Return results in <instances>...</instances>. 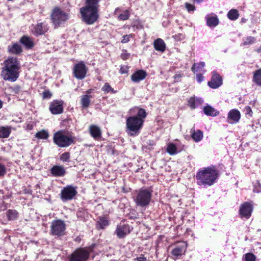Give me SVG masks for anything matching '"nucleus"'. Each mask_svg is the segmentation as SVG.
<instances>
[{"mask_svg": "<svg viewBox=\"0 0 261 261\" xmlns=\"http://www.w3.org/2000/svg\"><path fill=\"white\" fill-rule=\"evenodd\" d=\"M91 136L95 139L98 140L101 137V132L100 128L95 125H92L89 128Z\"/></svg>", "mask_w": 261, "mask_h": 261, "instance_id": "obj_21", "label": "nucleus"}, {"mask_svg": "<svg viewBox=\"0 0 261 261\" xmlns=\"http://www.w3.org/2000/svg\"><path fill=\"white\" fill-rule=\"evenodd\" d=\"M50 173L55 177H62L66 174V170L64 166L55 165L50 169Z\"/></svg>", "mask_w": 261, "mask_h": 261, "instance_id": "obj_18", "label": "nucleus"}, {"mask_svg": "<svg viewBox=\"0 0 261 261\" xmlns=\"http://www.w3.org/2000/svg\"><path fill=\"white\" fill-rule=\"evenodd\" d=\"M252 206L248 202H245L242 204L240 208L239 214L241 218H245L248 219L250 218L252 211Z\"/></svg>", "mask_w": 261, "mask_h": 261, "instance_id": "obj_15", "label": "nucleus"}, {"mask_svg": "<svg viewBox=\"0 0 261 261\" xmlns=\"http://www.w3.org/2000/svg\"><path fill=\"white\" fill-rule=\"evenodd\" d=\"M130 56V54L127 53H123L121 54V57L123 60H126L128 59L129 57Z\"/></svg>", "mask_w": 261, "mask_h": 261, "instance_id": "obj_52", "label": "nucleus"}, {"mask_svg": "<svg viewBox=\"0 0 261 261\" xmlns=\"http://www.w3.org/2000/svg\"><path fill=\"white\" fill-rule=\"evenodd\" d=\"M203 111L208 116L215 117L219 114V111L208 105L203 108Z\"/></svg>", "mask_w": 261, "mask_h": 261, "instance_id": "obj_23", "label": "nucleus"}, {"mask_svg": "<svg viewBox=\"0 0 261 261\" xmlns=\"http://www.w3.org/2000/svg\"><path fill=\"white\" fill-rule=\"evenodd\" d=\"M20 42L27 48H31L34 46V42L32 39L27 36H23L20 40Z\"/></svg>", "mask_w": 261, "mask_h": 261, "instance_id": "obj_27", "label": "nucleus"}, {"mask_svg": "<svg viewBox=\"0 0 261 261\" xmlns=\"http://www.w3.org/2000/svg\"><path fill=\"white\" fill-rule=\"evenodd\" d=\"M203 100L201 98L195 97H190L188 101V105L191 109H195L197 107L201 105Z\"/></svg>", "mask_w": 261, "mask_h": 261, "instance_id": "obj_22", "label": "nucleus"}, {"mask_svg": "<svg viewBox=\"0 0 261 261\" xmlns=\"http://www.w3.org/2000/svg\"><path fill=\"white\" fill-rule=\"evenodd\" d=\"M151 197V191L147 189L141 188L135 192L133 197L136 206L146 208L149 204Z\"/></svg>", "mask_w": 261, "mask_h": 261, "instance_id": "obj_5", "label": "nucleus"}, {"mask_svg": "<svg viewBox=\"0 0 261 261\" xmlns=\"http://www.w3.org/2000/svg\"><path fill=\"white\" fill-rule=\"evenodd\" d=\"M253 82L261 87V68L254 72Z\"/></svg>", "mask_w": 261, "mask_h": 261, "instance_id": "obj_30", "label": "nucleus"}, {"mask_svg": "<svg viewBox=\"0 0 261 261\" xmlns=\"http://www.w3.org/2000/svg\"><path fill=\"white\" fill-rule=\"evenodd\" d=\"M91 90H89L86 91L87 94H89L91 92Z\"/></svg>", "mask_w": 261, "mask_h": 261, "instance_id": "obj_58", "label": "nucleus"}, {"mask_svg": "<svg viewBox=\"0 0 261 261\" xmlns=\"http://www.w3.org/2000/svg\"><path fill=\"white\" fill-rule=\"evenodd\" d=\"M101 90L105 93L115 94L117 92V91L115 90L108 83H106L104 84L101 88Z\"/></svg>", "mask_w": 261, "mask_h": 261, "instance_id": "obj_33", "label": "nucleus"}, {"mask_svg": "<svg viewBox=\"0 0 261 261\" xmlns=\"http://www.w3.org/2000/svg\"><path fill=\"white\" fill-rule=\"evenodd\" d=\"M245 114L250 116H252V111L251 108L249 106H246L245 108Z\"/></svg>", "mask_w": 261, "mask_h": 261, "instance_id": "obj_49", "label": "nucleus"}, {"mask_svg": "<svg viewBox=\"0 0 261 261\" xmlns=\"http://www.w3.org/2000/svg\"><path fill=\"white\" fill-rule=\"evenodd\" d=\"M204 66L205 63L204 62H199L198 63H194L191 68V70L194 73L201 71Z\"/></svg>", "mask_w": 261, "mask_h": 261, "instance_id": "obj_35", "label": "nucleus"}, {"mask_svg": "<svg viewBox=\"0 0 261 261\" xmlns=\"http://www.w3.org/2000/svg\"><path fill=\"white\" fill-rule=\"evenodd\" d=\"M153 46L157 51L162 53L165 50L166 44L164 40L161 38H158L153 42Z\"/></svg>", "mask_w": 261, "mask_h": 261, "instance_id": "obj_24", "label": "nucleus"}, {"mask_svg": "<svg viewBox=\"0 0 261 261\" xmlns=\"http://www.w3.org/2000/svg\"><path fill=\"white\" fill-rule=\"evenodd\" d=\"M77 193L76 187L71 185L67 186L61 190V199L63 202L71 200Z\"/></svg>", "mask_w": 261, "mask_h": 261, "instance_id": "obj_10", "label": "nucleus"}, {"mask_svg": "<svg viewBox=\"0 0 261 261\" xmlns=\"http://www.w3.org/2000/svg\"><path fill=\"white\" fill-rule=\"evenodd\" d=\"M66 224L65 222L61 219H57L53 221L50 224V235L56 237H62L66 233Z\"/></svg>", "mask_w": 261, "mask_h": 261, "instance_id": "obj_8", "label": "nucleus"}, {"mask_svg": "<svg viewBox=\"0 0 261 261\" xmlns=\"http://www.w3.org/2000/svg\"><path fill=\"white\" fill-rule=\"evenodd\" d=\"M35 136L38 139H46L48 137V134L47 131L42 130L37 133Z\"/></svg>", "mask_w": 261, "mask_h": 261, "instance_id": "obj_39", "label": "nucleus"}, {"mask_svg": "<svg viewBox=\"0 0 261 261\" xmlns=\"http://www.w3.org/2000/svg\"><path fill=\"white\" fill-rule=\"evenodd\" d=\"M167 152L170 155H174L177 153V147L173 143H170L167 147Z\"/></svg>", "mask_w": 261, "mask_h": 261, "instance_id": "obj_37", "label": "nucleus"}, {"mask_svg": "<svg viewBox=\"0 0 261 261\" xmlns=\"http://www.w3.org/2000/svg\"><path fill=\"white\" fill-rule=\"evenodd\" d=\"M187 249V245L185 243H182L176 245L172 250L171 254L175 257L181 256L185 253Z\"/></svg>", "mask_w": 261, "mask_h": 261, "instance_id": "obj_19", "label": "nucleus"}, {"mask_svg": "<svg viewBox=\"0 0 261 261\" xmlns=\"http://www.w3.org/2000/svg\"><path fill=\"white\" fill-rule=\"evenodd\" d=\"M218 171L214 166L202 168L197 172L195 178L197 184L204 187L211 186L216 181Z\"/></svg>", "mask_w": 261, "mask_h": 261, "instance_id": "obj_4", "label": "nucleus"}, {"mask_svg": "<svg viewBox=\"0 0 261 261\" xmlns=\"http://www.w3.org/2000/svg\"><path fill=\"white\" fill-rule=\"evenodd\" d=\"M3 107V102L0 99V109H1Z\"/></svg>", "mask_w": 261, "mask_h": 261, "instance_id": "obj_57", "label": "nucleus"}, {"mask_svg": "<svg viewBox=\"0 0 261 261\" xmlns=\"http://www.w3.org/2000/svg\"><path fill=\"white\" fill-rule=\"evenodd\" d=\"M253 192L256 193L261 192V184L258 181H256L254 184Z\"/></svg>", "mask_w": 261, "mask_h": 261, "instance_id": "obj_43", "label": "nucleus"}, {"mask_svg": "<svg viewBox=\"0 0 261 261\" xmlns=\"http://www.w3.org/2000/svg\"><path fill=\"white\" fill-rule=\"evenodd\" d=\"M241 21H242V22H245L246 21V19L244 18H242Z\"/></svg>", "mask_w": 261, "mask_h": 261, "instance_id": "obj_59", "label": "nucleus"}, {"mask_svg": "<svg viewBox=\"0 0 261 261\" xmlns=\"http://www.w3.org/2000/svg\"><path fill=\"white\" fill-rule=\"evenodd\" d=\"M195 2L200 4L203 2L204 0H193Z\"/></svg>", "mask_w": 261, "mask_h": 261, "instance_id": "obj_55", "label": "nucleus"}, {"mask_svg": "<svg viewBox=\"0 0 261 261\" xmlns=\"http://www.w3.org/2000/svg\"><path fill=\"white\" fill-rule=\"evenodd\" d=\"M32 27V32L36 36L44 34L49 30L48 24L44 22L38 23L36 25H33Z\"/></svg>", "mask_w": 261, "mask_h": 261, "instance_id": "obj_13", "label": "nucleus"}, {"mask_svg": "<svg viewBox=\"0 0 261 261\" xmlns=\"http://www.w3.org/2000/svg\"><path fill=\"white\" fill-rule=\"evenodd\" d=\"M11 133L10 128L8 127H0V138H8Z\"/></svg>", "mask_w": 261, "mask_h": 261, "instance_id": "obj_36", "label": "nucleus"}, {"mask_svg": "<svg viewBox=\"0 0 261 261\" xmlns=\"http://www.w3.org/2000/svg\"><path fill=\"white\" fill-rule=\"evenodd\" d=\"M129 17V12L127 10H126V11H125L124 12L121 13L119 15L118 18L120 20H125L128 19Z\"/></svg>", "mask_w": 261, "mask_h": 261, "instance_id": "obj_42", "label": "nucleus"}, {"mask_svg": "<svg viewBox=\"0 0 261 261\" xmlns=\"http://www.w3.org/2000/svg\"><path fill=\"white\" fill-rule=\"evenodd\" d=\"M19 62L17 58H9L3 63L1 76L5 81L15 82L19 77Z\"/></svg>", "mask_w": 261, "mask_h": 261, "instance_id": "obj_3", "label": "nucleus"}, {"mask_svg": "<svg viewBox=\"0 0 261 261\" xmlns=\"http://www.w3.org/2000/svg\"><path fill=\"white\" fill-rule=\"evenodd\" d=\"M75 137L71 135H66L62 131L55 133L53 141L55 144L60 147H67L74 143Z\"/></svg>", "mask_w": 261, "mask_h": 261, "instance_id": "obj_7", "label": "nucleus"}, {"mask_svg": "<svg viewBox=\"0 0 261 261\" xmlns=\"http://www.w3.org/2000/svg\"><path fill=\"white\" fill-rule=\"evenodd\" d=\"M256 39L254 37L249 36L244 38L243 40V45H251L255 42Z\"/></svg>", "mask_w": 261, "mask_h": 261, "instance_id": "obj_38", "label": "nucleus"}, {"mask_svg": "<svg viewBox=\"0 0 261 261\" xmlns=\"http://www.w3.org/2000/svg\"><path fill=\"white\" fill-rule=\"evenodd\" d=\"M190 132L191 138L196 142H198L202 140L203 138V133L201 130L199 129L195 130V128L193 127L191 128Z\"/></svg>", "mask_w": 261, "mask_h": 261, "instance_id": "obj_25", "label": "nucleus"}, {"mask_svg": "<svg viewBox=\"0 0 261 261\" xmlns=\"http://www.w3.org/2000/svg\"><path fill=\"white\" fill-rule=\"evenodd\" d=\"M7 216L9 220L13 221L18 217V213L15 210H9L7 211Z\"/></svg>", "mask_w": 261, "mask_h": 261, "instance_id": "obj_34", "label": "nucleus"}, {"mask_svg": "<svg viewBox=\"0 0 261 261\" xmlns=\"http://www.w3.org/2000/svg\"><path fill=\"white\" fill-rule=\"evenodd\" d=\"M255 256L252 253H247L244 256L245 261H255Z\"/></svg>", "mask_w": 261, "mask_h": 261, "instance_id": "obj_40", "label": "nucleus"}, {"mask_svg": "<svg viewBox=\"0 0 261 261\" xmlns=\"http://www.w3.org/2000/svg\"><path fill=\"white\" fill-rule=\"evenodd\" d=\"M146 76V73L143 70H139L135 72L131 76V80L133 82L138 83L143 80Z\"/></svg>", "mask_w": 261, "mask_h": 261, "instance_id": "obj_20", "label": "nucleus"}, {"mask_svg": "<svg viewBox=\"0 0 261 261\" xmlns=\"http://www.w3.org/2000/svg\"><path fill=\"white\" fill-rule=\"evenodd\" d=\"M6 173V168L5 166L0 163V177L3 176Z\"/></svg>", "mask_w": 261, "mask_h": 261, "instance_id": "obj_46", "label": "nucleus"}, {"mask_svg": "<svg viewBox=\"0 0 261 261\" xmlns=\"http://www.w3.org/2000/svg\"><path fill=\"white\" fill-rule=\"evenodd\" d=\"M90 249L86 248H79L70 255L69 261H86L89 257Z\"/></svg>", "mask_w": 261, "mask_h": 261, "instance_id": "obj_9", "label": "nucleus"}, {"mask_svg": "<svg viewBox=\"0 0 261 261\" xmlns=\"http://www.w3.org/2000/svg\"><path fill=\"white\" fill-rule=\"evenodd\" d=\"M87 68L84 62L81 61L75 64L73 68V73L75 77L78 80H83L86 77Z\"/></svg>", "mask_w": 261, "mask_h": 261, "instance_id": "obj_11", "label": "nucleus"}, {"mask_svg": "<svg viewBox=\"0 0 261 261\" xmlns=\"http://www.w3.org/2000/svg\"><path fill=\"white\" fill-rule=\"evenodd\" d=\"M51 96V93L49 91H45L43 92V98H50Z\"/></svg>", "mask_w": 261, "mask_h": 261, "instance_id": "obj_48", "label": "nucleus"}, {"mask_svg": "<svg viewBox=\"0 0 261 261\" xmlns=\"http://www.w3.org/2000/svg\"><path fill=\"white\" fill-rule=\"evenodd\" d=\"M50 17L55 29L63 25L69 18V14L59 7H56L53 10Z\"/></svg>", "mask_w": 261, "mask_h": 261, "instance_id": "obj_6", "label": "nucleus"}, {"mask_svg": "<svg viewBox=\"0 0 261 261\" xmlns=\"http://www.w3.org/2000/svg\"><path fill=\"white\" fill-rule=\"evenodd\" d=\"M74 241L76 242L80 243L81 241V239L80 237H77L74 239Z\"/></svg>", "mask_w": 261, "mask_h": 261, "instance_id": "obj_54", "label": "nucleus"}, {"mask_svg": "<svg viewBox=\"0 0 261 261\" xmlns=\"http://www.w3.org/2000/svg\"><path fill=\"white\" fill-rule=\"evenodd\" d=\"M135 260L137 261H147V259L146 257H144L143 255H141L139 256L134 259Z\"/></svg>", "mask_w": 261, "mask_h": 261, "instance_id": "obj_51", "label": "nucleus"}, {"mask_svg": "<svg viewBox=\"0 0 261 261\" xmlns=\"http://www.w3.org/2000/svg\"><path fill=\"white\" fill-rule=\"evenodd\" d=\"M109 224L108 220L106 218L100 217L97 222L96 226L98 229H103Z\"/></svg>", "mask_w": 261, "mask_h": 261, "instance_id": "obj_31", "label": "nucleus"}, {"mask_svg": "<svg viewBox=\"0 0 261 261\" xmlns=\"http://www.w3.org/2000/svg\"><path fill=\"white\" fill-rule=\"evenodd\" d=\"M130 231L131 229L129 225L126 224L124 221H122L117 225L115 233L118 238L122 239L128 234Z\"/></svg>", "mask_w": 261, "mask_h": 261, "instance_id": "obj_12", "label": "nucleus"}, {"mask_svg": "<svg viewBox=\"0 0 261 261\" xmlns=\"http://www.w3.org/2000/svg\"><path fill=\"white\" fill-rule=\"evenodd\" d=\"M185 7L189 12H194L195 10V6L188 3H185Z\"/></svg>", "mask_w": 261, "mask_h": 261, "instance_id": "obj_44", "label": "nucleus"}, {"mask_svg": "<svg viewBox=\"0 0 261 261\" xmlns=\"http://www.w3.org/2000/svg\"><path fill=\"white\" fill-rule=\"evenodd\" d=\"M100 0H86L85 6L80 9L82 20L87 24H93L98 18Z\"/></svg>", "mask_w": 261, "mask_h": 261, "instance_id": "obj_2", "label": "nucleus"}, {"mask_svg": "<svg viewBox=\"0 0 261 261\" xmlns=\"http://www.w3.org/2000/svg\"><path fill=\"white\" fill-rule=\"evenodd\" d=\"M128 71V68L127 66H121L120 69V72L121 74H124L127 73Z\"/></svg>", "mask_w": 261, "mask_h": 261, "instance_id": "obj_47", "label": "nucleus"}, {"mask_svg": "<svg viewBox=\"0 0 261 261\" xmlns=\"http://www.w3.org/2000/svg\"><path fill=\"white\" fill-rule=\"evenodd\" d=\"M70 157V154L69 152H66L62 153L60 156V159L63 162H68L69 161V159Z\"/></svg>", "mask_w": 261, "mask_h": 261, "instance_id": "obj_41", "label": "nucleus"}, {"mask_svg": "<svg viewBox=\"0 0 261 261\" xmlns=\"http://www.w3.org/2000/svg\"><path fill=\"white\" fill-rule=\"evenodd\" d=\"M13 91L15 94H19V92H20V87L19 86H18L14 87L13 88Z\"/></svg>", "mask_w": 261, "mask_h": 261, "instance_id": "obj_53", "label": "nucleus"}, {"mask_svg": "<svg viewBox=\"0 0 261 261\" xmlns=\"http://www.w3.org/2000/svg\"><path fill=\"white\" fill-rule=\"evenodd\" d=\"M8 51L9 53L14 54H20L22 52L21 46L17 43H15L12 45L8 46Z\"/></svg>", "mask_w": 261, "mask_h": 261, "instance_id": "obj_28", "label": "nucleus"}, {"mask_svg": "<svg viewBox=\"0 0 261 261\" xmlns=\"http://www.w3.org/2000/svg\"><path fill=\"white\" fill-rule=\"evenodd\" d=\"M227 17L231 20H236L239 16V13L237 9H231L227 13Z\"/></svg>", "mask_w": 261, "mask_h": 261, "instance_id": "obj_32", "label": "nucleus"}, {"mask_svg": "<svg viewBox=\"0 0 261 261\" xmlns=\"http://www.w3.org/2000/svg\"><path fill=\"white\" fill-rule=\"evenodd\" d=\"M129 113L136 115L127 117L126 132L130 136H136L139 134L147 114L144 109L137 107L130 109Z\"/></svg>", "mask_w": 261, "mask_h": 261, "instance_id": "obj_1", "label": "nucleus"}, {"mask_svg": "<svg viewBox=\"0 0 261 261\" xmlns=\"http://www.w3.org/2000/svg\"><path fill=\"white\" fill-rule=\"evenodd\" d=\"M91 97V95L88 94H85L82 96L81 103L83 108H87L89 106Z\"/></svg>", "mask_w": 261, "mask_h": 261, "instance_id": "obj_29", "label": "nucleus"}, {"mask_svg": "<svg viewBox=\"0 0 261 261\" xmlns=\"http://www.w3.org/2000/svg\"><path fill=\"white\" fill-rule=\"evenodd\" d=\"M132 37V34L124 35L122 37L121 42L122 43H127L129 41L130 38H131Z\"/></svg>", "mask_w": 261, "mask_h": 261, "instance_id": "obj_45", "label": "nucleus"}, {"mask_svg": "<svg viewBox=\"0 0 261 261\" xmlns=\"http://www.w3.org/2000/svg\"><path fill=\"white\" fill-rule=\"evenodd\" d=\"M241 118V113L237 109H232L228 113L227 122L230 124L238 123Z\"/></svg>", "mask_w": 261, "mask_h": 261, "instance_id": "obj_17", "label": "nucleus"}, {"mask_svg": "<svg viewBox=\"0 0 261 261\" xmlns=\"http://www.w3.org/2000/svg\"><path fill=\"white\" fill-rule=\"evenodd\" d=\"M196 80L199 83H200L204 80V77L201 74H197L196 75Z\"/></svg>", "mask_w": 261, "mask_h": 261, "instance_id": "obj_50", "label": "nucleus"}, {"mask_svg": "<svg viewBox=\"0 0 261 261\" xmlns=\"http://www.w3.org/2000/svg\"><path fill=\"white\" fill-rule=\"evenodd\" d=\"M205 19L207 25L210 27H215L219 24V19L216 15L213 16L207 15Z\"/></svg>", "mask_w": 261, "mask_h": 261, "instance_id": "obj_26", "label": "nucleus"}, {"mask_svg": "<svg viewBox=\"0 0 261 261\" xmlns=\"http://www.w3.org/2000/svg\"><path fill=\"white\" fill-rule=\"evenodd\" d=\"M63 101L62 100H54L49 105V110L53 114L57 115L62 113L63 111Z\"/></svg>", "mask_w": 261, "mask_h": 261, "instance_id": "obj_16", "label": "nucleus"}, {"mask_svg": "<svg viewBox=\"0 0 261 261\" xmlns=\"http://www.w3.org/2000/svg\"><path fill=\"white\" fill-rule=\"evenodd\" d=\"M207 84L210 88L217 89L222 85V78L216 71H213L211 80Z\"/></svg>", "mask_w": 261, "mask_h": 261, "instance_id": "obj_14", "label": "nucleus"}, {"mask_svg": "<svg viewBox=\"0 0 261 261\" xmlns=\"http://www.w3.org/2000/svg\"><path fill=\"white\" fill-rule=\"evenodd\" d=\"M179 77H180V74H176L175 75V79H178V78H179Z\"/></svg>", "mask_w": 261, "mask_h": 261, "instance_id": "obj_56", "label": "nucleus"}]
</instances>
